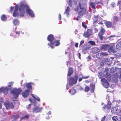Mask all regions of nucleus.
Masks as SVG:
<instances>
[{"mask_svg": "<svg viewBox=\"0 0 121 121\" xmlns=\"http://www.w3.org/2000/svg\"><path fill=\"white\" fill-rule=\"evenodd\" d=\"M113 46H111L108 45H102V46L101 49H102L104 50H108V51L109 50H110L111 52L113 51Z\"/></svg>", "mask_w": 121, "mask_h": 121, "instance_id": "obj_5", "label": "nucleus"}, {"mask_svg": "<svg viewBox=\"0 0 121 121\" xmlns=\"http://www.w3.org/2000/svg\"><path fill=\"white\" fill-rule=\"evenodd\" d=\"M58 15H59L58 19H59V20H60L61 19V15L60 14H59Z\"/></svg>", "mask_w": 121, "mask_h": 121, "instance_id": "obj_48", "label": "nucleus"}, {"mask_svg": "<svg viewBox=\"0 0 121 121\" xmlns=\"http://www.w3.org/2000/svg\"><path fill=\"white\" fill-rule=\"evenodd\" d=\"M48 40L50 42V43H48V45L50 46L52 48H53L52 46V44H53V42L55 41V39L54 38L53 35H48L47 38Z\"/></svg>", "mask_w": 121, "mask_h": 121, "instance_id": "obj_4", "label": "nucleus"}, {"mask_svg": "<svg viewBox=\"0 0 121 121\" xmlns=\"http://www.w3.org/2000/svg\"><path fill=\"white\" fill-rule=\"evenodd\" d=\"M78 43H76L75 44V47L76 48L78 47Z\"/></svg>", "mask_w": 121, "mask_h": 121, "instance_id": "obj_57", "label": "nucleus"}, {"mask_svg": "<svg viewBox=\"0 0 121 121\" xmlns=\"http://www.w3.org/2000/svg\"><path fill=\"white\" fill-rule=\"evenodd\" d=\"M79 0V6H82V3H84L86 1V0Z\"/></svg>", "mask_w": 121, "mask_h": 121, "instance_id": "obj_28", "label": "nucleus"}, {"mask_svg": "<svg viewBox=\"0 0 121 121\" xmlns=\"http://www.w3.org/2000/svg\"><path fill=\"white\" fill-rule=\"evenodd\" d=\"M90 90L89 88V87L87 86L85 88V91L86 92H87L88 91Z\"/></svg>", "mask_w": 121, "mask_h": 121, "instance_id": "obj_39", "label": "nucleus"}, {"mask_svg": "<svg viewBox=\"0 0 121 121\" xmlns=\"http://www.w3.org/2000/svg\"><path fill=\"white\" fill-rule=\"evenodd\" d=\"M1 18L2 20L4 21L6 20L7 17L4 14L2 16Z\"/></svg>", "mask_w": 121, "mask_h": 121, "instance_id": "obj_24", "label": "nucleus"}, {"mask_svg": "<svg viewBox=\"0 0 121 121\" xmlns=\"http://www.w3.org/2000/svg\"><path fill=\"white\" fill-rule=\"evenodd\" d=\"M90 48V47L88 46H87L86 47H85L84 48V49L86 50H88Z\"/></svg>", "mask_w": 121, "mask_h": 121, "instance_id": "obj_40", "label": "nucleus"}, {"mask_svg": "<svg viewBox=\"0 0 121 121\" xmlns=\"http://www.w3.org/2000/svg\"><path fill=\"white\" fill-rule=\"evenodd\" d=\"M3 92L4 95L7 94L8 92V89L7 87H3Z\"/></svg>", "mask_w": 121, "mask_h": 121, "instance_id": "obj_19", "label": "nucleus"}, {"mask_svg": "<svg viewBox=\"0 0 121 121\" xmlns=\"http://www.w3.org/2000/svg\"><path fill=\"white\" fill-rule=\"evenodd\" d=\"M115 37V36L114 35L111 36L109 37L108 39L110 40H112L114 39V37Z\"/></svg>", "mask_w": 121, "mask_h": 121, "instance_id": "obj_37", "label": "nucleus"}, {"mask_svg": "<svg viewBox=\"0 0 121 121\" xmlns=\"http://www.w3.org/2000/svg\"><path fill=\"white\" fill-rule=\"evenodd\" d=\"M78 79V76L75 75L74 78L71 77L69 79V85L70 86H72L76 84Z\"/></svg>", "mask_w": 121, "mask_h": 121, "instance_id": "obj_2", "label": "nucleus"}, {"mask_svg": "<svg viewBox=\"0 0 121 121\" xmlns=\"http://www.w3.org/2000/svg\"><path fill=\"white\" fill-rule=\"evenodd\" d=\"M51 112H48V115H51Z\"/></svg>", "mask_w": 121, "mask_h": 121, "instance_id": "obj_64", "label": "nucleus"}, {"mask_svg": "<svg viewBox=\"0 0 121 121\" xmlns=\"http://www.w3.org/2000/svg\"><path fill=\"white\" fill-rule=\"evenodd\" d=\"M78 57L80 59H81V54L80 53H78Z\"/></svg>", "mask_w": 121, "mask_h": 121, "instance_id": "obj_63", "label": "nucleus"}, {"mask_svg": "<svg viewBox=\"0 0 121 121\" xmlns=\"http://www.w3.org/2000/svg\"><path fill=\"white\" fill-rule=\"evenodd\" d=\"M105 24L108 27H110L112 26V23L111 22L109 21H106L105 23Z\"/></svg>", "mask_w": 121, "mask_h": 121, "instance_id": "obj_16", "label": "nucleus"}, {"mask_svg": "<svg viewBox=\"0 0 121 121\" xmlns=\"http://www.w3.org/2000/svg\"><path fill=\"white\" fill-rule=\"evenodd\" d=\"M90 86L91 88H94L95 84L94 83H91L90 84Z\"/></svg>", "mask_w": 121, "mask_h": 121, "instance_id": "obj_42", "label": "nucleus"}, {"mask_svg": "<svg viewBox=\"0 0 121 121\" xmlns=\"http://www.w3.org/2000/svg\"><path fill=\"white\" fill-rule=\"evenodd\" d=\"M82 26L85 28H86V26L83 22H82Z\"/></svg>", "mask_w": 121, "mask_h": 121, "instance_id": "obj_45", "label": "nucleus"}, {"mask_svg": "<svg viewBox=\"0 0 121 121\" xmlns=\"http://www.w3.org/2000/svg\"><path fill=\"white\" fill-rule=\"evenodd\" d=\"M91 30L88 29L86 32H85L84 36L87 37H89L91 35Z\"/></svg>", "mask_w": 121, "mask_h": 121, "instance_id": "obj_10", "label": "nucleus"}, {"mask_svg": "<svg viewBox=\"0 0 121 121\" xmlns=\"http://www.w3.org/2000/svg\"><path fill=\"white\" fill-rule=\"evenodd\" d=\"M81 17H82V16H80L78 15V16L77 20H79L81 18Z\"/></svg>", "mask_w": 121, "mask_h": 121, "instance_id": "obj_51", "label": "nucleus"}, {"mask_svg": "<svg viewBox=\"0 0 121 121\" xmlns=\"http://www.w3.org/2000/svg\"><path fill=\"white\" fill-rule=\"evenodd\" d=\"M111 103L109 101H108V103L107 105L104 106V107H103V109H104H104L107 108V109H110L111 106Z\"/></svg>", "mask_w": 121, "mask_h": 121, "instance_id": "obj_15", "label": "nucleus"}, {"mask_svg": "<svg viewBox=\"0 0 121 121\" xmlns=\"http://www.w3.org/2000/svg\"><path fill=\"white\" fill-rule=\"evenodd\" d=\"M94 88H91V91L92 93H93L94 91Z\"/></svg>", "mask_w": 121, "mask_h": 121, "instance_id": "obj_49", "label": "nucleus"}, {"mask_svg": "<svg viewBox=\"0 0 121 121\" xmlns=\"http://www.w3.org/2000/svg\"><path fill=\"white\" fill-rule=\"evenodd\" d=\"M98 16H95L93 19L94 22H93V23L96 22L98 20Z\"/></svg>", "mask_w": 121, "mask_h": 121, "instance_id": "obj_27", "label": "nucleus"}, {"mask_svg": "<svg viewBox=\"0 0 121 121\" xmlns=\"http://www.w3.org/2000/svg\"><path fill=\"white\" fill-rule=\"evenodd\" d=\"M16 33L17 34H19L20 33V32L19 31H17L16 32Z\"/></svg>", "mask_w": 121, "mask_h": 121, "instance_id": "obj_62", "label": "nucleus"}, {"mask_svg": "<svg viewBox=\"0 0 121 121\" xmlns=\"http://www.w3.org/2000/svg\"><path fill=\"white\" fill-rule=\"evenodd\" d=\"M89 78L88 76L87 77H82V78H80L79 79L78 81L79 82L81 81L82 80V78H84V79H86Z\"/></svg>", "mask_w": 121, "mask_h": 121, "instance_id": "obj_33", "label": "nucleus"}, {"mask_svg": "<svg viewBox=\"0 0 121 121\" xmlns=\"http://www.w3.org/2000/svg\"><path fill=\"white\" fill-rule=\"evenodd\" d=\"M78 89L80 91H81L83 89V88L81 86H80L78 88Z\"/></svg>", "mask_w": 121, "mask_h": 121, "instance_id": "obj_55", "label": "nucleus"}, {"mask_svg": "<svg viewBox=\"0 0 121 121\" xmlns=\"http://www.w3.org/2000/svg\"><path fill=\"white\" fill-rule=\"evenodd\" d=\"M76 93V90L74 89L71 90V93L72 95H73Z\"/></svg>", "mask_w": 121, "mask_h": 121, "instance_id": "obj_30", "label": "nucleus"}, {"mask_svg": "<svg viewBox=\"0 0 121 121\" xmlns=\"http://www.w3.org/2000/svg\"><path fill=\"white\" fill-rule=\"evenodd\" d=\"M80 9L81 10V11L78 13V15L80 16H82V15L85 13L86 12V9L84 8L83 7L79 6Z\"/></svg>", "mask_w": 121, "mask_h": 121, "instance_id": "obj_8", "label": "nucleus"}, {"mask_svg": "<svg viewBox=\"0 0 121 121\" xmlns=\"http://www.w3.org/2000/svg\"><path fill=\"white\" fill-rule=\"evenodd\" d=\"M88 44H90L92 46H95V42L93 41H89L88 42Z\"/></svg>", "mask_w": 121, "mask_h": 121, "instance_id": "obj_25", "label": "nucleus"}, {"mask_svg": "<svg viewBox=\"0 0 121 121\" xmlns=\"http://www.w3.org/2000/svg\"><path fill=\"white\" fill-rule=\"evenodd\" d=\"M31 95L35 99L37 100L38 101H40V99L39 98L37 95L34 94H31Z\"/></svg>", "mask_w": 121, "mask_h": 121, "instance_id": "obj_21", "label": "nucleus"}, {"mask_svg": "<svg viewBox=\"0 0 121 121\" xmlns=\"http://www.w3.org/2000/svg\"><path fill=\"white\" fill-rule=\"evenodd\" d=\"M105 118H106V117L105 116L103 117L102 118L101 121H106L105 120Z\"/></svg>", "mask_w": 121, "mask_h": 121, "instance_id": "obj_53", "label": "nucleus"}, {"mask_svg": "<svg viewBox=\"0 0 121 121\" xmlns=\"http://www.w3.org/2000/svg\"><path fill=\"white\" fill-rule=\"evenodd\" d=\"M66 10H67V11L70 12V8L69 6L68 7Z\"/></svg>", "mask_w": 121, "mask_h": 121, "instance_id": "obj_50", "label": "nucleus"}, {"mask_svg": "<svg viewBox=\"0 0 121 121\" xmlns=\"http://www.w3.org/2000/svg\"><path fill=\"white\" fill-rule=\"evenodd\" d=\"M84 43V40H82L81 41L80 44V46H81V45H82V44H83Z\"/></svg>", "mask_w": 121, "mask_h": 121, "instance_id": "obj_52", "label": "nucleus"}, {"mask_svg": "<svg viewBox=\"0 0 121 121\" xmlns=\"http://www.w3.org/2000/svg\"><path fill=\"white\" fill-rule=\"evenodd\" d=\"M30 90L29 89L25 90V91L22 93V95L23 96L26 98L29 95V94L30 92Z\"/></svg>", "mask_w": 121, "mask_h": 121, "instance_id": "obj_12", "label": "nucleus"}, {"mask_svg": "<svg viewBox=\"0 0 121 121\" xmlns=\"http://www.w3.org/2000/svg\"><path fill=\"white\" fill-rule=\"evenodd\" d=\"M117 17H113V21L114 22H116L117 21Z\"/></svg>", "mask_w": 121, "mask_h": 121, "instance_id": "obj_35", "label": "nucleus"}, {"mask_svg": "<svg viewBox=\"0 0 121 121\" xmlns=\"http://www.w3.org/2000/svg\"><path fill=\"white\" fill-rule=\"evenodd\" d=\"M19 117V116L17 115H13L12 116V119H16L18 118Z\"/></svg>", "mask_w": 121, "mask_h": 121, "instance_id": "obj_31", "label": "nucleus"}, {"mask_svg": "<svg viewBox=\"0 0 121 121\" xmlns=\"http://www.w3.org/2000/svg\"><path fill=\"white\" fill-rule=\"evenodd\" d=\"M60 43L59 40H55V41L53 42V44L52 45V46L53 47V46H57L59 45Z\"/></svg>", "mask_w": 121, "mask_h": 121, "instance_id": "obj_14", "label": "nucleus"}, {"mask_svg": "<svg viewBox=\"0 0 121 121\" xmlns=\"http://www.w3.org/2000/svg\"><path fill=\"white\" fill-rule=\"evenodd\" d=\"M4 105L7 109H9L10 108H13L14 106L12 103L11 102H7L4 104Z\"/></svg>", "mask_w": 121, "mask_h": 121, "instance_id": "obj_7", "label": "nucleus"}, {"mask_svg": "<svg viewBox=\"0 0 121 121\" xmlns=\"http://www.w3.org/2000/svg\"><path fill=\"white\" fill-rule=\"evenodd\" d=\"M3 87L0 88V93L3 92Z\"/></svg>", "mask_w": 121, "mask_h": 121, "instance_id": "obj_54", "label": "nucleus"}, {"mask_svg": "<svg viewBox=\"0 0 121 121\" xmlns=\"http://www.w3.org/2000/svg\"><path fill=\"white\" fill-rule=\"evenodd\" d=\"M0 102L2 103L3 102V99L2 98H0Z\"/></svg>", "mask_w": 121, "mask_h": 121, "instance_id": "obj_58", "label": "nucleus"}, {"mask_svg": "<svg viewBox=\"0 0 121 121\" xmlns=\"http://www.w3.org/2000/svg\"><path fill=\"white\" fill-rule=\"evenodd\" d=\"M118 110L115 107H114L111 109V112L112 113L115 114L117 112Z\"/></svg>", "mask_w": 121, "mask_h": 121, "instance_id": "obj_22", "label": "nucleus"}, {"mask_svg": "<svg viewBox=\"0 0 121 121\" xmlns=\"http://www.w3.org/2000/svg\"><path fill=\"white\" fill-rule=\"evenodd\" d=\"M13 82H10L9 83L8 86L9 87H10L11 86L13 85Z\"/></svg>", "mask_w": 121, "mask_h": 121, "instance_id": "obj_41", "label": "nucleus"}, {"mask_svg": "<svg viewBox=\"0 0 121 121\" xmlns=\"http://www.w3.org/2000/svg\"><path fill=\"white\" fill-rule=\"evenodd\" d=\"M78 0H74V2L76 4L77 3V2Z\"/></svg>", "mask_w": 121, "mask_h": 121, "instance_id": "obj_61", "label": "nucleus"}, {"mask_svg": "<svg viewBox=\"0 0 121 121\" xmlns=\"http://www.w3.org/2000/svg\"><path fill=\"white\" fill-rule=\"evenodd\" d=\"M69 12L67 10H65V12H64V13H66L67 16H68L69 14Z\"/></svg>", "mask_w": 121, "mask_h": 121, "instance_id": "obj_43", "label": "nucleus"}, {"mask_svg": "<svg viewBox=\"0 0 121 121\" xmlns=\"http://www.w3.org/2000/svg\"><path fill=\"white\" fill-rule=\"evenodd\" d=\"M102 84L103 86L106 88H108L109 86V84L108 82L104 78H102L101 80Z\"/></svg>", "mask_w": 121, "mask_h": 121, "instance_id": "obj_6", "label": "nucleus"}, {"mask_svg": "<svg viewBox=\"0 0 121 121\" xmlns=\"http://www.w3.org/2000/svg\"><path fill=\"white\" fill-rule=\"evenodd\" d=\"M108 60V59L107 58H105L103 60V62H107Z\"/></svg>", "mask_w": 121, "mask_h": 121, "instance_id": "obj_46", "label": "nucleus"}, {"mask_svg": "<svg viewBox=\"0 0 121 121\" xmlns=\"http://www.w3.org/2000/svg\"><path fill=\"white\" fill-rule=\"evenodd\" d=\"M66 87V89L67 90L69 88V87L68 86V83H67V84Z\"/></svg>", "mask_w": 121, "mask_h": 121, "instance_id": "obj_60", "label": "nucleus"}, {"mask_svg": "<svg viewBox=\"0 0 121 121\" xmlns=\"http://www.w3.org/2000/svg\"><path fill=\"white\" fill-rule=\"evenodd\" d=\"M79 9V8L78 7H77L75 9V11H78V10Z\"/></svg>", "mask_w": 121, "mask_h": 121, "instance_id": "obj_56", "label": "nucleus"}, {"mask_svg": "<svg viewBox=\"0 0 121 121\" xmlns=\"http://www.w3.org/2000/svg\"><path fill=\"white\" fill-rule=\"evenodd\" d=\"M26 86L28 88L30 89L31 88V84L30 83H27L26 84Z\"/></svg>", "mask_w": 121, "mask_h": 121, "instance_id": "obj_29", "label": "nucleus"}, {"mask_svg": "<svg viewBox=\"0 0 121 121\" xmlns=\"http://www.w3.org/2000/svg\"><path fill=\"white\" fill-rule=\"evenodd\" d=\"M73 72V69L72 68H70L69 70L68 75L70 76L72 74Z\"/></svg>", "mask_w": 121, "mask_h": 121, "instance_id": "obj_20", "label": "nucleus"}, {"mask_svg": "<svg viewBox=\"0 0 121 121\" xmlns=\"http://www.w3.org/2000/svg\"><path fill=\"white\" fill-rule=\"evenodd\" d=\"M95 33L97 32L98 31V30L96 28H95Z\"/></svg>", "mask_w": 121, "mask_h": 121, "instance_id": "obj_59", "label": "nucleus"}, {"mask_svg": "<svg viewBox=\"0 0 121 121\" xmlns=\"http://www.w3.org/2000/svg\"><path fill=\"white\" fill-rule=\"evenodd\" d=\"M42 109V108H39L37 107H35L33 108V111L35 112H40Z\"/></svg>", "mask_w": 121, "mask_h": 121, "instance_id": "obj_13", "label": "nucleus"}, {"mask_svg": "<svg viewBox=\"0 0 121 121\" xmlns=\"http://www.w3.org/2000/svg\"><path fill=\"white\" fill-rule=\"evenodd\" d=\"M105 31L104 29L102 28H101L100 32L99 33L98 35L100 39V40H103V37L102 35L103 34L104 32Z\"/></svg>", "mask_w": 121, "mask_h": 121, "instance_id": "obj_11", "label": "nucleus"}, {"mask_svg": "<svg viewBox=\"0 0 121 121\" xmlns=\"http://www.w3.org/2000/svg\"><path fill=\"white\" fill-rule=\"evenodd\" d=\"M92 51L95 53H96L99 52V49L97 48H92Z\"/></svg>", "mask_w": 121, "mask_h": 121, "instance_id": "obj_17", "label": "nucleus"}, {"mask_svg": "<svg viewBox=\"0 0 121 121\" xmlns=\"http://www.w3.org/2000/svg\"><path fill=\"white\" fill-rule=\"evenodd\" d=\"M20 5L19 8V15L20 17H23L24 16L25 10L26 13L31 17H33L35 15L33 11L30 9L28 5L26 3L25 0L22 1L20 3Z\"/></svg>", "mask_w": 121, "mask_h": 121, "instance_id": "obj_1", "label": "nucleus"}, {"mask_svg": "<svg viewBox=\"0 0 121 121\" xmlns=\"http://www.w3.org/2000/svg\"><path fill=\"white\" fill-rule=\"evenodd\" d=\"M111 5L112 7H113L115 6V4L113 2L111 4Z\"/></svg>", "mask_w": 121, "mask_h": 121, "instance_id": "obj_47", "label": "nucleus"}, {"mask_svg": "<svg viewBox=\"0 0 121 121\" xmlns=\"http://www.w3.org/2000/svg\"><path fill=\"white\" fill-rule=\"evenodd\" d=\"M29 117V115H26L24 117H22V118L21 119V120H22L23 119H27Z\"/></svg>", "mask_w": 121, "mask_h": 121, "instance_id": "obj_36", "label": "nucleus"}, {"mask_svg": "<svg viewBox=\"0 0 121 121\" xmlns=\"http://www.w3.org/2000/svg\"><path fill=\"white\" fill-rule=\"evenodd\" d=\"M90 5L91 6V7L93 9H95V3H94L92 2H90Z\"/></svg>", "mask_w": 121, "mask_h": 121, "instance_id": "obj_26", "label": "nucleus"}, {"mask_svg": "<svg viewBox=\"0 0 121 121\" xmlns=\"http://www.w3.org/2000/svg\"><path fill=\"white\" fill-rule=\"evenodd\" d=\"M13 24L15 26L18 25L19 23V21L17 19H14L13 21Z\"/></svg>", "mask_w": 121, "mask_h": 121, "instance_id": "obj_18", "label": "nucleus"}, {"mask_svg": "<svg viewBox=\"0 0 121 121\" xmlns=\"http://www.w3.org/2000/svg\"><path fill=\"white\" fill-rule=\"evenodd\" d=\"M22 91V90L21 88H15L11 92L14 98H16L18 97L19 95Z\"/></svg>", "mask_w": 121, "mask_h": 121, "instance_id": "obj_3", "label": "nucleus"}, {"mask_svg": "<svg viewBox=\"0 0 121 121\" xmlns=\"http://www.w3.org/2000/svg\"><path fill=\"white\" fill-rule=\"evenodd\" d=\"M113 121H117L118 119V117L117 116H113L112 118Z\"/></svg>", "mask_w": 121, "mask_h": 121, "instance_id": "obj_34", "label": "nucleus"}, {"mask_svg": "<svg viewBox=\"0 0 121 121\" xmlns=\"http://www.w3.org/2000/svg\"><path fill=\"white\" fill-rule=\"evenodd\" d=\"M18 7V6L17 4L15 6L14 11L13 14V16L14 17H16L18 15L17 13Z\"/></svg>", "mask_w": 121, "mask_h": 121, "instance_id": "obj_9", "label": "nucleus"}, {"mask_svg": "<svg viewBox=\"0 0 121 121\" xmlns=\"http://www.w3.org/2000/svg\"><path fill=\"white\" fill-rule=\"evenodd\" d=\"M96 57L99 59H100L102 57L100 53H99L97 54L96 55Z\"/></svg>", "mask_w": 121, "mask_h": 121, "instance_id": "obj_32", "label": "nucleus"}, {"mask_svg": "<svg viewBox=\"0 0 121 121\" xmlns=\"http://www.w3.org/2000/svg\"><path fill=\"white\" fill-rule=\"evenodd\" d=\"M100 53L102 56H103L107 55H108V53L106 52H101V53Z\"/></svg>", "mask_w": 121, "mask_h": 121, "instance_id": "obj_38", "label": "nucleus"}, {"mask_svg": "<svg viewBox=\"0 0 121 121\" xmlns=\"http://www.w3.org/2000/svg\"><path fill=\"white\" fill-rule=\"evenodd\" d=\"M117 48L118 50L121 49V42L118 43L116 45Z\"/></svg>", "mask_w": 121, "mask_h": 121, "instance_id": "obj_23", "label": "nucleus"}, {"mask_svg": "<svg viewBox=\"0 0 121 121\" xmlns=\"http://www.w3.org/2000/svg\"><path fill=\"white\" fill-rule=\"evenodd\" d=\"M72 0H69V4L70 7H71L72 5Z\"/></svg>", "mask_w": 121, "mask_h": 121, "instance_id": "obj_44", "label": "nucleus"}]
</instances>
